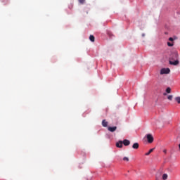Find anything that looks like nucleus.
<instances>
[{"label":"nucleus","instance_id":"nucleus-21","mask_svg":"<svg viewBox=\"0 0 180 180\" xmlns=\"http://www.w3.org/2000/svg\"><path fill=\"white\" fill-rule=\"evenodd\" d=\"M142 36H144V34H142Z\"/></svg>","mask_w":180,"mask_h":180},{"label":"nucleus","instance_id":"nucleus-20","mask_svg":"<svg viewBox=\"0 0 180 180\" xmlns=\"http://www.w3.org/2000/svg\"><path fill=\"white\" fill-rule=\"evenodd\" d=\"M163 95H165V96L167 95V93H164Z\"/></svg>","mask_w":180,"mask_h":180},{"label":"nucleus","instance_id":"nucleus-9","mask_svg":"<svg viewBox=\"0 0 180 180\" xmlns=\"http://www.w3.org/2000/svg\"><path fill=\"white\" fill-rule=\"evenodd\" d=\"M89 40L93 42L95 41V37H94V35H90Z\"/></svg>","mask_w":180,"mask_h":180},{"label":"nucleus","instance_id":"nucleus-6","mask_svg":"<svg viewBox=\"0 0 180 180\" xmlns=\"http://www.w3.org/2000/svg\"><path fill=\"white\" fill-rule=\"evenodd\" d=\"M122 144H124V146H130V141H129L127 139H124L122 141Z\"/></svg>","mask_w":180,"mask_h":180},{"label":"nucleus","instance_id":"nucleus-17","mask_svg":"<svg viewBox=\"0 0 180 180\" xmlns=\"http://www.w3.org/2000/svg\"><path fill=\"white\" fill-rule=\"evenodd\" d=\"M79 4L83 5V4H85V0H79Z\"/></svg>","mask_w":180,"mask_h":180},{"label":"nucleus","instance_id":"nucleus-8","mask_svg":"<svg viewBox=\"0 0 180 180\" xmlns=\"http://www.w3.org/2000/svg\"><path fill=\"white\" fill-rule=\"evenodd\" d=\"M102 126L103 127H108V122L106 121V120H103L102 121Z\"/></svg>","mask_w":180,"mask_h":180},{"label":"nucleus","instance_id":"nucleus-15","mask_svg":"<svg viewBox=\"0 0 180 180\" xmlns=\"http://www.w3.org/2000/svg\"><path fill=\"white\" fill-rule=\"evenodd\" d=\"M172 98H173V96L172 95H169V96H168L167 99L169 101H172Z\"/></svg>","mask_w":180,"mask_h":180},{"label":"nucleus","instance_id":"nucleus-7","mask_svg":"<svg viewBox=\"0 0 180 180\" xmlns=\"http://www.w3.org/2000/svg\"><path fill=\"white\" fill-rule=\"evenodd\" d=\"M139 146L140 145H139V143H134L132 146V148H134V150H137Z\"/></svg>","mask_w":180,"mask_h":180},{"label":"nucleus","instance_id":"nucleus-3","mask_svg":"<svg viewBox=\"0 0 180 180\" xmlns=\"http://www.w3.org/2000/svg\"><path fill=\"white\" fill-rule=\"evenodd\" d=\"M146 138L148 140V143H153V141H154V137H153V135L151 134H148L146 135Z\"/></svg>","mask_w":180,"mask_h":180},{"label":"nucleus","instance_id":"nucleus-12","mask_svg":"<svg viewBox=\"0 0 180 180\" xmlns=\"http://www.w3.org/2000/svg\"><path fill=\"white\" fill-rule=\"evenodd\" d=\"M166 92H167V94H171V88L167 87V88L166 89Z\"/></svg>","mask_w":180,"mask_h":180},{"label":"nucleus","instance_id":"nucleus-10","mask_svg":"<svg viewBox=\"0 0 180 180\" xmlns=\"http://www.w3.org/2000/svg\"><path fill=\"white\" fill-rule=\"evenodd\" d=\"M167 178H168V174H164L162 175V179H163V180H166V179H167Z\"/></svg>","mask_w":180,"mask_h":180},{"label":"nucleus","instance_id":"nucleus-16","mask_svg":"<svg viewBox=\"0 0 180 180\" xmlns=\"http://www.w3.org/2000/svg\"><path fill=\"white\" fill-rule=\"evenodd\" d=\"M167 46H169V47H172L174 46V44L171 42H167Z\"/></svg>","mask_w":180,"mask_h":180},{"label":"nucleus","instance_id":"nucleus-5","mask_svg":"<svg viewBox=\"0 0 180 180\" xmlns=\"http://www.w3.org/2000/svg\"><path fill=\"white\" fill-rule=\"evenodd\" d=\"M116 147H117L118 148H122L123 147V141H119L118 142H117Z\"/></svg>","mask_w":180,"mask_h":180},{"label":"nucleus","instance_id":"nucleus-14","mask_svg":"<svg viewBox=\"0 0 180 180\" xmlns=\"http://www.w3.org/2000/svg\"><path fill=\"white\" fill-rule=\"evenodd\" d=\"M123 161H127V162H129V158H127V157H124V158H123Z\"/></svg>","mask_w":180,"mask_h":180},{"label":"nucleus","instance_id":"nucleus-18","mask_svg":"<svg viewBox=\"0 0 180 180\" xmlns=\"http://www.w3.org/2000/svg\"><path fill=\"white\" fill-rule=\"evenodd\" d=\"M169 41H174V38L169 37Z\"/></svg>","mask_w":180,"mask_h":180},{"label":"nucleus","instance_id":"nucleus-1","mask_svg":"<svg viewBox=\"0 0 180 180\" xmlns=\"http://www.w3.org/2000/svg\"><path fill=\"white\" fill-rule=\"evenodd\" d=\"M169 64H170V65H179V55L178 54V51H174L170 54Z\"/></svg>","mask_w":180,"mask_h":180},{"label":"nucleus","instance_id":"nucleus-19","mask_svg":"<svg viewBox=\"0 0 180 180\" xmlns=\"http://www.w3.org/2000/svg\"><path fill=\"white\" fill-rule=\"evenodd\" d=\"M163 153H164L165 154H167V149L163 150Z\"/></svg>","mask_w":180,"mask_h":180},{"label":"nucleus","instance_id":"nucleus-2","mask_svg":"<svg viewBox=\"0 0 180 180\" xmlns=\"http://www.w3.org/2000/svg\"><path fill=\"white\" fill-rule=\"evenodd\" d=\"M171 70L169 68H162L160 70V75H164V74H169Z\"/></svg>","mask_w":180,"mask_h":180},{"label":"nucleus","instance_id":"nucleus-4","mask_svg":"<svg viewBox=\"0 0 180 180\" xmlns=\"http://www.w3.org/2000/svg\"><path fill=\"white\" fill-rule=\"evenodd\" d=\"M117 129V127H108V131H110L111 133L116 131Z\"/></svg>","mask_w":180,"mask_h":180},{"label":"nucleus","instance_id":"nucleus-13","mask_svg":"<svg viewBox=\"0 0 180 180\" xmlns=\"http://www.w3.org/2000/svg\"><path fill=\"white\" fill-rule=\"evenodd\" d=\"M175 101L177 102V103H180V97H176L175 98Z\"/></svg>","mask_w":180,"mask_h":180},{"label":"nucleus","instance_id":"nucleus-11","mask_svg":"<svg viewBox=\"0 0 180 180\" xmlns=\"http://www.w3.org/2000/svg\"><path fill=\"white\" fill-rule=\"evenodd\" d=\"M153 151H154V148L149 150V151L148 153H146L145 154V155H148L150 153H153Z\"/></svg>","mask_w":180,"mask_h":180}]
</instances>
